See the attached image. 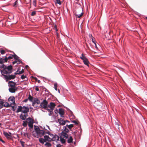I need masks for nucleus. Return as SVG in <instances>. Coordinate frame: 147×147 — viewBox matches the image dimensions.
I'll return each mask as SVG.
<instances>
[{"instance_id":"obj_40","label":"nucleus","mask_w":147,"mask_h":147,"mask_svg":"<svg viewBox=\"0 0 147 147\" xmlns=\"http://www.w3.org/2000/svg\"><path fill=\"white\" fill-rule=\"evenodd\" d=\"M26 2V4H30V5H31V0H25Z\"/></svg>"},{"instance_id":"obj_17","label":"nucleus","mask_w":147,"mask_h":147,"mask_svg":"<svg viewBox=\"0 0 147 147\" xmlns=\"http://www.w3.org/2000/svg\"><path fill=\"white\" fill-rule=\"evenodd\" d=\"M59 137L57 135L55 134L53 137V138H51L52 141H55L59 140Z\"/></svg>"},{"instance_id":"obj_62","label":"nucleus","mask_w":147,"mask_h":147,"mask_svg":"<svg viewBox=\"0 0 147 147\" xmlns=\"http://www.w3.org/2000/svg\"><path fill=\"white\" fill-rule=\"evenodd\" d=\"M0 141H1L3 143H5V142L1 138H0Z\"/></svg>"},{"instance_id":"obj_45","label":"nucleus","mask_w":147,"mask_h":147,"mask_svg":"<svg viewBox=\"0 0 147 147\" xmlns=\"http://www.w3.org/2000/svg\"><path fill=\"white\" fill-rule=\"evenodd\" d=\"M19 72V74H22L24 72V70L23 69H22V70L20 71H18Z\"/></svg>"},{"instance_id":"obj_46","label":"nucleus","mask_w":147,"mask_h":147,"mask_svg":"<svg viewBox=\"0 0 147 147\" xmlns=\"http://www.w3.org/2000/svg\"><path fill=\"white\" fill-rule=\"evenodd\" d=\"M36 12L35 11H33L32 12L31 15L32 16H34L36 14Z\"/></svg>"},{"instance_id":"obj_44","label":"nucleus","mask_w":147,"mask_h":147,"mask_svg":"<svg viewBox=\"0 0 147 147\" xmlns=\"http://www.w3.org/2000/svg\"><path fill=\"white\" fill-rule=\"evenodd\" d=\"M49 107H48V106L47 107L45 108V109L47 110L48 112H50V111H53V110H51V109H48Z\"/></svg>"},{"instance_id":"obj_7","label":"nucleus","mask_w":147,"mask_h":147,"mask_svg":"<svg viewBox=\"0 0 147 147\" xmlns=\"http://www.w3.org/2000/svg\"><path fill=\"white\" fill-rule=\"evenodd\" d=\"M9 102H12L11 104H15V98L14 96H12L9 97L8 99Z\"/></svg>"},{"instance_id":"obj_47","label":"nucleus","mask_w":147,"mask_h":147,"mask_svg":"<svg viewBox=\"0 0 147 147\" xmlns=\"http://www.w3.org/2000/svg\"><path fill=\"white\" fill-rule=\"evenodd\" d=\"M8 58L7 57H5V59H4V62H7V61L8 60Z\"/></svg>"},{"instance_id":"obj_26","label":"nucleus","mask_w":147,"mask_h":147,"mask_svg":"<svg viewBox=\"0 0 147 147\" xmlns=\"http://www.w3.org/2000/svg\"><path fill=\"white\" fill-rule=\"evenodd\" d=\"M39 141L41 144H43L45 142H46L45 138H40L39 139Z\"/></svg>"},{"instance_id":"obj_15","label":"nucleus","mask_w":147,"mask_h":147,"mask_svg":"<svg viewBox=\"0 0 147 147\" xmlns=\"http://www.w3.org/2000/svg\"><path fill=\"white\" fill-rule=\"evenodd\" d=\"M44 138L46 142L47 141L49 142L52 141L51 138H50L48 136H44Z\"/></svg>"},{"instance_id":"obj_18","label":"nucleus","mask_w":147,"mask_h":147,"mask_svg":"<svg viewBox=\"0 0 147 147\" xmlns=\"http://www.w3.org/2000/svg\"><path fill=\"white\" fill-rule=\"evenodd\" d=\"M1 72L4 74H10L12 73V71H7L4 69L1 70Z\"/></svg>"},{"instance_id":"obj_60","label":"nucleus","mask_w":147,"mask_h":147,"mask_svg":"<svg viewBox=\"0 0 147 147\" xmlns=\"http://www.w3.org/2000/svg\"><path fill=\"white\" fill-rule=\"evenodd\" d=\"M35 90H36V91H39V88H38V86H36V88H35Z\"/></svg>"},{"instance_id":"obj_38","label":"nucleus","mask_w":147,"mask_h":147,"mask_svg":"<svg viewBox=\"0 0 147 147\" xmlns=\"http://www.w3.org/2000/svg\"><path fill=\"white\" fill-rule=\"evenodd\" d=\"M4 63V59L0 57V63L1 64H3Z\"/></svg>"},{"instance_id":"obj_9","label":"nucleus","mask_w":147,"mask_h":147,"mask_svg":"<svg viewBox=\"0 0 147 147\" xmlns=\"http://www.w3.org/2000/svg\"><path fill=\"white\" fill-rule=\"evenodd\" d=\"M9 86L10 87H16V84L12 81H9L8 82Z\"/></svg>"},{"instance_id":"obj_20","label":"nucleus","mask_w":147,"mask_h":147,"mask_svg":"<svg viewBox=\"0 0 147 147\" xmlns=\"http://www.w3.org/2000/svg\"><path fill=\"white\" fill-rule=\"evenodd\" d=\"M34 130L36 133L37 134L38 133H39V131H40V129L38 127L34 126Z\"/></svg>"},{"instance_id":"obj_36","label":"nucleus","mask_w":147,"mask_h":147,"mask_svg":"<svg viewBox=\"0 0 147 147\" xmlns=\"http://www.w3.org/2000/svg\"><path fill=\"white\" fill-rule=\"evenodd\" d=\"M45 145L47 146V147H49L51 146V144L49 142H46L45 144Z\"/></svg>"},{"instance_id":"obj_3","label":"nucleus","mask_w":147,"mask_h":147,"mask_svg":"<svg viewBox=\"0 0 147 147\" xmlns=\"http://www.w3.org/2000/svg\"><path fill=\"white\" fill-rule=\"evenodd\" d=\"M48 102L46 100H44L40 104V108L45 109L48 106Z\"/></svg>"},{"instance_id":"obj_2","label":"nucleus","mask_w":147,"mask_h":147,"mask_svg":"<svg viewBox=\"0 0 147 147\" xmlns=\"http://www.w3.org/2000/svg\"><path fill=\"white\" fill-rule=\"evenodd\" d=\"M83 14L82 10L81 8L77 10L75 13V15L76 17L80 18H81Z\"/></svg>"},{"instance_id":"obj_39","label":"nucleus","mask_w":147,"mask_h":147,"mask_svg":"<svg viewBox=\"0 0 147 147\" xmlns=\"http://www.w3.org/2000/svg\"><path fill=\"white\" fill-rule=\"evenodd\" d=\"M55 2L56 3L58 4L59 5H61V3L60 1V0H56Z\"/></svg>"},{"instance_id":"obj_53","label":"nucleus","mask_w":147,"mask_h":147,"mask_svg":"<svg viewBox=\"0 0 147 147\" xmlns=\"http://www.w3.org/2000/svg\"><path fill=\"white\" fill-rule=\"evenodd\" d=\"M12 108V110L13 111H14L16 109V107H15L14 106H11Z\"/></svg>"},{"instance_id":"obj_27","label":"nucleus","mask_w":147,"mask_h":147,"mask_svg":"<svg viewBox=\"0 0 147 147\" xmlns=\"http://www.w3.org/2000/svg\"><path fill=\"white\" fill-rule=\"evenodd\" d=\"M73 140V139L72 137L70 136L69 137V138L67 140V142L68 143H70L72 142Z\"/></svg>"},{"instance_id":"obj_1","label":"nucleus","mask_w":147,"mask_h":147,"mask_svg":"<svg viewBox=\"0 0 147 147\" xmlns=\"http://www.w3.org/2000/svg\"><path fill=\"white\" fill-rule=\"evenodd\" d=\"M27 121L28 123V126L29 127V129L30 131H32V129L33 128V124L34 123V120L31 117H29L27 119Z\"/></svg>"},{"instance_id":"obj_11","label":"nucleus","mask_w":147,"mask_h":147,"mask_svg":"<svg viewBox=\"0 0 147 147\" xmlns=\"http://www.w3.org/2000/svg\"><path fill=\"white\" fill-rule=\"evenodd\" d=\"M3 134L4 136L7 138V139L11 140V135L9 134H8L7 132L4 131L3 132Z\"/></svg>"},{"instance_id":"obj_51","label":"nucleus","mask_w":147,"mask_h":147,"mask_svg":"<svg viewBox=\"0 0 147 147\" xmlns=\"http://www.w3.org/2000/svg\"><path fill=\"white\" fill-rule=\"evenodd\" d=\"M11 55V56H10L7 57L8 59H11L13 58V55Z\"/></svg>"},{"instance_id":"obj_12","label":"nucleus","mask_w":147,"mask_h":147,"mask_svg":"<svg viewBox=\"0 0 147 147\" xmlns=\"http://www.w3.org/2000/svg\"><path fill=\"white\" fill-rule=\"evenodd\" d=\"M61 136L63 138H65V139H67L68 137V136L66 133H65L64 132H62L61 133Z\"/></svg>"},{"instance_id":"obj_63","label":"nucleus","mask_w":147,"mask_h":147,"mask_svg":"<svg viewBox=\"0 0 147 147\" xmlns=\"http://www.w3.org/2000/svg\"><path fill=\"white\" fill-rule=\"evenodd\" d=\"M18 1H16L14 3V6H15V5H16L17 4V3Z\"/></svg>"},{"instance_id":"obj_52","label":"nucleus","mask_w":147,"mask_h":147,"mask_svg":"<svg viewBox=\"0 0 147 147\" xmlns=\"http://www.w3.org/2000/svg\"><path fill=\"white\" fill-rule=\"evenodd\" d=\"M73 123H75L76 125H78V122H77L76 121L74 120L72 121Z\"/></svg>"},{"instance_id":"obj_43","label":"nucleus","mask_w":147,"mask_h":147,"mask_svg":"<svg viewBox=\"0 0 147 147\" xmlns=\"http://www.w3.org/2000/svg\"><path fill=\"white\" fill-rule=\"evenodd\" d=\"M57 83H55L54 84V88L56 90H57Z\"/></svg>"},{"instance_id":"obj_57","label":"nucleus","mask_w":147,"mask_h":147,"mask_svg":"<svg viewBox=\"0 0 147 147\" xmlns=\"http://www.w3.org/2000/svg\"><path fill=\"white\" fill-rule=\"evenodd\" d=\"M50 136L51 137V138H53V137H54V135H53V134H51L50 135Z\"/></svg>"},{"instance_id":"obj_56","label":"nucleus","mask_w":147,"mask_h":147,"mask_svg":"<svg viewBox=\"0 0 147 147\" xmlns=\"http://www.w3.org/2000/svg\"><path fill=\"white\" fill-rule=\"evenodd\" d=\"M53 111H50V113L49 114V115H51L53 114Z\"/></svg>"},{"instance_id":"obj_42","label":"nucleus","mask_w":147,"mask_h":147,"mask_svg":"<svg viewBox=\"0 0 147 147\" xmlns=\"http://www.w3.org/2000/svg\"><path fill=\"white\" fill-rule=\"evenodd\" d=\"M0 67L1 68H3L4 69H6V66L4 65V64H3L1 65L0 66Z\"/></svg>"},{"instance_id":"obj_64","label":"nucleus","mask_w":147,"mask_h":147,"mask_svg":"<svg viewBox=\"0 0 147 147\" xmlns=\"http://www.w3.org/2000/svg\"><path fill=\"white\" fill-rule=\"evenodd\" d=\"M94 44L95 45V47L96 48V49H98V48L97 47V46H96V42H95V43H94Z\"/></svg>"},{"instance_id":"obj_30","label":"nucleus","mask_w":147,"mask_h":147,"mask_svg":"<svg viewBox=\"0 0 147 147\" xmlns=\"http://www.w3.org/2000/svg\"><path fill=\"white\" fill-rule=\"evenodd\" d=\"M42 134V135H44L45 134V132L42 130H40V131H39V133H38L37 134Z\"/></svg>"},{"instance_id":"obj_6","label":"nucleus","mask_w":147,"mask_h":147,"mask_svg":"<svg viewBox=\"0 0 147 147\" xmlns=\"http://www.w3.org/2000/svg\"><path fill=\"white\" fill-rule=\"evenodd\" d=\"M29 109L26 107L23 106V108L22 111V112L25 114H27V113L29 111Z\"/></svg>"},{"instance_id":"obj_34","label":"nucleus","mask_w":147,"mask_h":147,"mask_svg":"<svg viewBox=\"0 0 147 147\" xmlns=\"http://www.w3.org/2000/svg\"><path fill=\"white\" fill-rule=\"evenodd\" d=\"M28 99L31 102H33V98L32 96L30 94L29 95V97H28Z\"/></svg>"},{"instance_id":"obj_58","label":"nucleus","mask_w":147,"mask_h":147,"mask_svg":"<svg viewBox=\"0 0 147 147\" xmlns=\"http://www.w3.org/2000/svg\"><path fill=\"white\" fill-rule=\"evenodd\" d=\"M17 62H18L17 61V60H16L15 61H13V62L12 63H13V64L14 65Z\"/></svg>"},{"instance_id":"obj_19","label":"nucleus","mask_w":147,"mask_h":147,"mask_svg":"<svg viewBox=\"0 0 147 147\" xmlns=\"http://www.w3.org/2000/svg\"><path fill=\"white\" fill-rule=\"evenodd\" d=\"M23 108V107H22V106H18V108L17 109V110L16 111V112L17 113H18L20 112H22Z\"/></svg>"},{"instance_id":"obj_32","label":"nucleus","mask_w":147,"mask_h":147,"mask_svg":"<svg viewBox=\"0 0 147 147\" xmlns=\"http://www.w3.org/2000/svg\"><path fill=\"white\" fill-rule=\"evenodd\" d=\"M14 53V54L13 55V57L15 59L17 60L19 58V57L18 56H17L16 54H15L14 53Z\"/></svg>"},{"instance_id":"obj_61","label":"nucleus","mask_w":147,"mask_h":147,"mask_svg":"<svg viewBox=\"0 0 147 147\" xmlns=\"http://www.w3.org/2000/svg\"><path fill=\"white\" fill-rule=\"evenodd\" d=\"M54 28H55L56 31H57V26H56V25H55V26Z\"/></svg>"},{"instance_id":"obj_14","label":"nucleus","mask_w":147,"mask_h":147,"mask_svg":"<svg viewBox=\"0 0 147 147\" xmlns=\"http://www.w3.org/2000/svg\"><path fill=\"white\" fill-rule=\"evenodd\" d=\"M28 116V115L27 114H25L24 115H23L21 114L20 117L21 119L22 120H25L27 117Z\"/></svg>"},{"instance_id":"obj_4","label":"nucleus","mask_w":147,"mask_h":147,"mask_svg":"<svg viewBox=\"0 0 147 147\" xmlns=\"http://www.w3.org/2000/svg\"><path fill=\"white\" fill-rule=\"evenodd\" d=\"M40 101L37 98H34L32 102V105L33 106L35 107H37V106H36V104H37V105L39 104H40Z\"/></svg>"},{"instance_id":"obj_28","label":"nucleus","mask_w":147,"mask_h":147,"mask_svg":"<svg viewBox=\"0 0 147 147\" xmlns=\"http://www.w3.org/2000/svg\"><path fill=\"white\" fill-rule=\"evenodd\" d=\"M60 141L62 143L64 144L65 143L66 140L64 139V138H63L62 137H60Z\"/></svg>"},{"instance_id":"obj_37","label":"nucleus","mask_w":147,"mask_h":147,"mask_svg":"<svg viewBox=\"0 0 147 147\" xmlns=\"http://www.w3.org/2000/svg\"><path fill=\"white\" fill-rule=\"evenodd\" d=\"M4 102L1 101L0 102V109L2 108L3 106Z\"/></svg>"},{"instance_id":"obj_10","label":"nucleus","mask_w":147,"mask_h":147,"mask_svg":"<svg viewBox=\"0 0 147 147\" xmlns=\"http://www.w3.org/2000/svg\"><path fill=\"white\" fill-rule=\"evenodd\" d=\"M55 106V103H54L53 102H51L50 103V104L48 105V107H49V108L51 109V110H53Z\"/></svg>"},{"instance_id":"obj_5","label":"nucleus","mask_w":147,"mask_h":147,"mask_svg":"<svg viewBox=\"0 0 147 147\" xmlns=\"http://www.w3.org/2000/svg\"><path fill=\"white\" fill-rule=\"evenodd\" d=\"M4 77L6 79V81H8L9 80L13 79L16 78L15 75H4Z\"/></svg>"},{"instance_id":"obj_13","label":"nucleus","mask_w":147,"mask_h":147,"mask_svg":"<svg viewBox=\"0 0 147 147\" xmlns=\"http://www.w3.org/2000/svg\"><path fill=\"white\" fill-rule=\"evenodd\" d=\"M59 113L61 117H63V115H64L65 113L64 110L62 108L59 109Z\"/></svg>"},{"instance_id":"obj_22","label":"nucleus","mask_w":147,"mask_h":147,"mask_svg":"<svg viewBox=\"0 0 147 147\" xmlns=\"http://www.w3.org/2000/svg\"><path fill=\"white\" fill-rule=\"evenodd\" d=\"M63 129V131L62 132H64V133H67L69 131V130L65 126L64 127Z\"/></svg>"},{"instance_id":"obj_41","label":"nucleus","mask_w":147,"mask_h":147,"mask_svg":"<svg viewBox=\"0 0 147 147\" xmlns=\"http://www.w3.org/2000/svg\"><path fill=\"white\" fill-rule=\"evenodd\" d=\"M0 53L1 54H3L5 53V51L3 49H0Z\"/></svg>"},{"instance_id":"obj_59","label":"nucleus","mask_w":147,"mask_h":147,"mask_svg":"<svg viewBox=\"0 0 147 147\" xmlns=\"http://www.w3.org/2000/svg\"><path fill=\"white\" fill-rule=\"evenodd\" d=\"M62 146L60 144H59L57 145L56 147H61Z\"/></svg>"},{"instance_id":"obj_33","label":"nucleus","mask_w":147,"mask_h":147,"mask_svg":"<svg viewBox=\"0 0 147 147\" xmlns=\"http://www.w3.org/2000/svg\"><path fill=\"white\" fill-rule=\"evenodd\" d=\"M24 136L25 137H27L28 138H29L30 137V135L27 133H25L24 134Z\"/></svg>"},{"instance_id":"obj_16","label":"nucleus","mask_w":147,"mask_h":147,"mask_svg":"<svg viewBox=\"0 0 147 147\" xmlns=\"http://www.w3.org/2000/svg\"><path fill=\"white\" fill-rule=\"evenodd\" d=\"M9 91L11 93H14L17 90L16 87H10L9 89Z\"/></svg>"},{"instance_id":"obj_31","label":"nucleus","mask_w":147,"mask_h":147,"mask_svg":"<svg viewBox=\"0 0 147 147\" xmlns=\"http://www.w3.org/2000/svg\"><path fill=\"white\" fill-rule=\"evenodd\" d=\"M28 121H23L22 125L24 127H26L27 125Z\"/></svg>"},{"instance_id":"obj_23","label":"nucleus","mask_w":147,"mask_h":147,"mask_svg":"<svg viewBox=\"0 0 147 147\" xmlns=\"http://www.w3.org/2000/svg\"><path fill=\"white\" fill-rule=\"evenodd\" d=\"M89 36L90 39H91L92 40L93 42L94 43L95 42H96L95 38L93 37L91 34H89Z\"/></svg>"},{"instance_id":"obj_29","label":"nucleus","mask_w":147,"mask_h":147,"mask_svg":"<svg viewBox=\"0 0 147 147\" xmlns=\"http://www.w3.org/2000/svg\"><path fill=\"white\" fill-rule=\"evenodd\" d=\"M81 56L80 57V59L83 60V61L86 59H87L86 57L83 54H82L81 55Z\"/></svg>"},{"instance_id":"obj_55","label":"nucleus","mask_w":147,"mask_h":147,"mask_svg":"<svg viewBox=\"0 0 147 147\" xmlns=\"http://www.w3.org/2000/svg\"><path fill=\"white\" fill-rule=\"evenodd\" d=\"M14 74L15 75H17V74H19L18 70H17V71L14 73Z\"/></svg>"},{"instance_id":"obj_50","label":"nucleus","mask_w":147,"mask_h":147,"mask_svg":"<svg viewBox=\"0 0 147 147\" xmlns=\"http://www.w3.org/2000/svg\"><path fill=\"white\" fill-rule=\"evenodd\" d=\"M17 61H18L17 63L18 64L22 63V61L21 60L19 59L17 60Z\"/></svg>"},{"instance_id":"obj_8","label":"nucleus","mask_w":147,"mask_h":147,"mask_svg":"<svg viewBox=\"0 0 147 147\" xmlns=\"http://www.w3.org/2000/svg\"><path fill=\"white\" fill-rule=\"evenodd\" d=\"M58 121L61 125H63L65 124V120L62 118H60L58 119Z\"/></svg>"},{"instance_id":"obj_35","label":"nucleus","mask_w":147,"mask_h":147,"mask_svg":"<svg viewBox=\"0 0 147 147\" xmlns=\"http://www.w3.org/2000/svg\"><path fill=\"white\" fill-rule=\"evenodd\" d=\"M66 126H67L70 129L72 127H74V125L73 124H71L69 125H67Z\"/></svg>"},{"instance_id":"obj_24","label":"nucleus","mask_w":147,"mask_h":147,"mask_svg":"<svg viewBox=\"0 0 147 147\" xmlns=\"http://www.w3.org/2000/svg\"><path fill=\"white\" fill-rule=\"evenodd\" d=\"M3 106L6 107H8L11 106V104L10 105L7 102H4Z\"/></svg>"},{"instance_id":"obj_25","label":"nucleus","mask_w":147,"mask_h":147,"mask_svg":"<svg viewBox=\"0 0 147 147\" xmlns=\"http://www.w3.org/2000/svg\"><path fill=\"white\" fill-rule=\"evenodd\" d=\"M83 62H84V64L87 65L88 66H89V63L87 59H86L83 61Z\"/></svg>"},{"instance_id":"obj_21","label":"nucleus","mask_w":147,"mask_h":147,"mask_svg":"<svg viewBox=\"0 0 147 147\" xmlns=\"http://www.w3.org/2000/svg\"><path fill=\"white\" fill-rule=\"evenodd\" d=\"M6 69H7L8 71H12V67L11 65L8 66H6Z\"/></svg>"},{"instance_id":"obj_48","label":"nucleus","mask_w":147,"mask_h":147,"mask_svg":"<svg viewBox=\"0 0 147 147\" xmlns=\"http://www.w3.org/2000/svg\"><path fill=\"white\" fill-rule=\"evenodd\" d=\"M26 78V76L24 75H22L21 76V78L23 80L25 78Z\"/></svg>"},{"instance_id":"obj_54","label":"nucleus","mask_w":147,"mask_h":147,"mask_svg":"<svg viewBox=\"0 0 147 147\" xmlns=\"http://www.w3.org/2000/svg\"><path fill=\"white\" fill-rule=\"evenodd\" d=\"M20 143H21L23 147H24V142L23 141H20Z\"/></svg>"},{"instance_id":"obj_49","label":"nucleus","mask_w":147,"mask_h":147,"mask_svg":"<svg viewBox=\"0 0 147 147\" xmlns=\"http://www.w3.org/2000/svg\"><path fill=\"white\" fill-rule=\"evenodd\" d=\"M33 5L35 6L36 5V0H34L33 1Z\"/></svg>"}]
</instances>
